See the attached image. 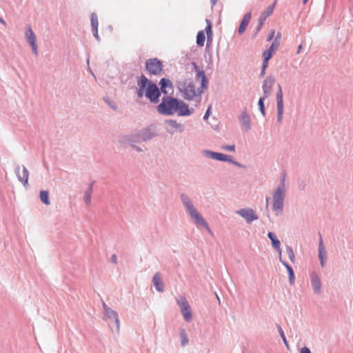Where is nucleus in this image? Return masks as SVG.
Returning <instances> with one entry per match:
<instances>
[{
    "label": "nucleus",
    "mask_w": 353,
    "mask_h": 353,
    "mask_svg": "<svg viewBox=\"0 0 353 353\" xmlns=\"http://www.w3.org/2000/svg\"><path fill=\"white\" fill-rule=\"evenodd\" d=\"M192 66L196 72V80L201 81V86L196 88L192 81H180L177 84L179 91L182 93L185 99L191 101L196 97H201L204 90L208 88V79L203 70H200L195 63H192Z\"/></svg>",
    "instance_id": "nucleus-1"
},
{
    "label": "nucleus",
    "mask_w": 353,
    "mask_h": 353,
    "mask_svg": "<svg viewBox=\"0 0 353 353\" xmlns=\"http://www.w3.org/2000/svg\"><path fill=\"white\" fill-rule=\"evenodd\" d=\"M160 114L172 115L177 113L179 116H188L191 114L188 105L183 101H179L171 97H164L158 105Z\"/></svg>",
    "instance_id": "nucleus-2"
},
{
    "label": "nucleus",
    "mask_w": 353,
    "mask_h": 353,
    "mask_svg": "<svg viewBox=\"0 0 353 353\" xmlns=\"http://www.w3.org/2000/svg\"><path fill=\"white\" fill-rule=\"evenodd\" d=\"M137 94L141 98L145 95L152 102L157 103L160 97L157 85L150 82L145 76H142L138 82Z\"/></svg>",
    "instance_id": "nucleus-3"
},
{
    "label": "nucleus",
    "mask_w": 353,
    "mask_h": 353,
    "mask_svg": "<svg viewBox=\"0 0 353 353\" xmlns=\"http://www.w3.org/2000/svg\"><path fill=\"white\" fill-rule=\"evenodd\" d=\"M183 203L185 205V207L190 215L194 223L198 225H201L206 229L210 233H211V230L209 228L208 223L203 218V216L199 214L197 210L194 207L190 200L186 196H182Z\"/></svg>",
    "instance_id": "nucleus-4"
},
{
    "label": "nucleus",
    "mask_w": 353,
    "mask_h": 353,
    "mask_svg": "<svg viewBox=\"0 0 353 353\" xmlns=\"http://www.w3.org/2000/svg\"><path fill=\"white\" fill-rule=\"evenodd\" d=\"M285 188L284 185L279 186L273 196V210L277 211V214L281 212L283 207Z\"/></svg>",
    "instance_id": "nucleus-5"
},
{
    "label": "nucleus",
    "mask_w": 353,
    "mask_h": 353,
    "mask_svg": "<svg viewBox=\"0 0 353 353\" xmlns=\"http://www.w3.org/2000/svg\"><path fill=\"white\" fill-rule=\"evenodd\" d=\"M146 70L154 75L159 74L163 70L162 62L157 58L150 59L145 63Z\"/></svg>",
    "instance_id": "nucleus-6"
},
{
    "label": "nucleus",
    "mask_w": 353,
    "mask_h": 353,
    "mask_svg": "<svg viewBox=\"0 0 353 353\" xmlns=\"http://www.w3.org/2000/svg\"><path fill=\"white\" fill-rule=\"evenodd\" d=\"M176 302L181 307L184 319L187 322H190L192 320V314L188 300L184 296H179L176 299Z\"/></svg>",
    "instance_id": "nucleus-7"
},
{
    "label": "nucleus",
    "mask_w": 353,
    "mask_h": 353,
    "mask_svg": "<svg viewBox=\"0 0 353 353\" xmlns=\"http://www.w3.org/2000/svg\"><path fill=\"white\" fill-rule=\"evenodd\" d=\"M25 35H26L28 42L32 47L33 53L35 55H37L38 49H37V45L36 43V36H35L34 32L32 31V28L30 26L27 27Z\"/></svg>",
    "instance_id": "nucleus-8"
},
{
    "label": "nucleus",
    "mask_w": 353,
    "mask_h": 353,
    "mask_svg": "<svg viewBox=\"0 0 353 353\" xmlns=\"http://www.w3.org/2000/svg\"><path fill=\"white\" fill-rule=\"evenodd\" d=\"M103 308L104 310L105 318L114 320L116 323L117 330H119L120 323L117 312L109 307L105 303H103Z\"/></svg>",
    "instance_id": "nucleus-9"
},
{
    "label": "nucleus",
    "mask_w": 353,
    "mask_h": 353,
    "mask_svg": "<svg viewBox=\"0 0 353 353\" xmlns=\"http://www.w3.org/2000/svg\"><path fill=\"white\" fill-rule=\"evenodd\" d=\"M236 213L243 217L248 223L258 219L257 215L252 209H241Z\"/></svg>",
    "instance_id": "nucleus-10"
},
{
    "label": "nucleus",
    "mask_w": 353,
    "mask_h": 353,
    "mask_svg": "<svg viewBox=\"0 0 353 353\" xmlns=\"http://www.w3.org/2000/svg\"><path fill=\"white\" fill-rule=\"evenodd\" d=\"M165 123L166 125L167 131L170 133L183 132V125L181 123H177L174 120H166Z\"/></svg>",
    "instance_id": "nucleus-11"
},
{
    "label": "nucleus",
    "mask_w": 353,
    "mask_h": 353,
    "mask_svg": "<svg viewBox=\"0 0 353 353\" xmlns=\"http://www.w3.org/2000/svg\"><path fill=\"white\" fill-rule=\"evenodd\" d=\"M277 110H278V121L281 122L283 114V93L281 86L276 93Z\"/></svg>",
    "instance_id": "nucleus-12"
},
{
    "label": "nucleus",
    "mask_w": 353,
    "mask_h": 353,
    "mask_svg": "<svg viewBox=\"0 0 353 353\" xmlns=\"http://www.w3.org/2000/svg\"><path fill=\"white\" fill-rule=\"evenodd\" d=\"M275 79L272 77H267L264 81L263 90L265 97H268L270 94Z\"/></svg>",
    "instance_id": "nucleus-13"
},
{
    "label": "nucleus",
    "mask_w": 353,
    "mask_h": 353,
    "mask_svg": "<svg viewBox=\"0 0 353 353\" xmlns=\"http://www.w3.org/2000/svg\"><path fill=\"white\" fill-rule=\"evenodd\" d=\"M208 156L213 159L221 161H228L232 162V157L229 155L223 154L219 152H214L211 151L205 152Z\"/></svg>",
    "instance_id": "nucleus-14"
},
{
    "label": "nucleus",
    "mask_w": 353,
    "mask_h": 353,
    "mask_svg": "<svg viewBox=\"0 0 353 353\" xmlns=\"http://www.w3.org/2000/svg\"><path fill=\"white\" fill-rule=\"evenodd\" d=\"M275 5H276V2H274L270 6H268L267 8V9L261 13L260 18H259L260 25L258 27V30H259L261 29V28L263 25V23L266 20V19L273 13Z\"/></svg>",
    "instance_id": "nucleus-15"
},
{
    "label": "nucleus",
    "mask_w": 353,
    "mask_h": 353,
    "mask_svg": "<svg viewBox=\"0 0 353 353\" xmlns=\"http://www.w3.org/2000/svg\"><path fill=\"white\" fill-rule=\"evenodd\" d=\"M250 19H251V13L250 12H248L244 15L243 19L240 24V26H239V30H238V32L240 34H243L245 31L246 28L250 21Z\"/></svg>",
    "instance_id": "nucleus-16"
},
{
    "label": "nucleus",
    "mask_w": 353,
    "mask_h": 353,
    "mask_svg": "<svg viewBox=\"0 0 353 353\" xmlns=\"http://www.w3.org/2000/svg\"><path fill=\"white\" fill-rule=\"evenodd\" d=\"M273 53L274 52L270 50L269 49H268L263 53V63L261 71L262 75L265 74V70L268 65V61L272 58Z\"/></svg>",
    "instance_id": "nucleus-17"
},
{
    "label": "nucleus",
    "mask_w": 353,
    "mask_h": 353,
    "mask_svg": "<svg viewBox=\"0 0 353 353\" xmlns=\"http://www.w3.org/2000/svg\"><path fill=\"white\" fill-rule=\"evenodd\" d=\"M153 284L159 292H163L164 290V285L161 279V275L159 273H156L152 279Z\"/></svg>",
    "instance_id": "nucleus-18"
},
{
    "label": "nucleus",
    "mask_w": 353,
    "mask_h": 353,
    "mask_svg": "<svg viewBox=\"0 0 353 353\" xmlns=\"http://www.w3.org/2000/svg\"><path fill=\"white\" fill-rule=\"evenodd\" d=\"M17 176L19 180L22 182L24 185H26L28 181V171L23 167L22 170L17 171Z\"/></svg>",
    "instance_id": "nucleus-19"
},
{
    "label": "nucleus",
    "mask_w": 353,
    "mask_h": 353,
    "mask_svg": "<svg viewBox=\"0 0 353 353\" xmlns=\"http://www.w3.org/2000/svg\"><path fill=\"white\" fill-rule=\"evenodd\" d=\"M319 256L321 261V264L322 266L324 265L325 260L326 259V251L325 247L323 243L322 239H320L319 245Z\"/></svg>",
    "instance_id": "nucleus-20"
},
{
    "label": "nucleus",
    "mask_w": 353,
    "mask_h": 353,
    "mask_svg": "<svg viewBox=\"0 0 353 353\" xmlns=\"http://www.w3.org/2000/svg\"><path fill=\"white\" fill-rule=\"evenodd\" d=\"M268 237L272 241V246L279 252L280 256L281 255V250L280 248V241L277 239L276 235L273 232H269L268 234Z\"/></svg>",
    "instance_id": "nucleus-21"
},
{
    "label": "nucleus",
    "mask_w": 353,
    "mask_h": 353,
    "mask_svg": "<svg viewBox=\"0 0 353 353\" xmlns=\"http://www.w3.org/2000/svg\"><path fill=\"white\" fill-rule=\"evenodd\" d=\"M239 120H240L243 127L246 130L250 129V117L248 116V114L246 112H243L241 114V116L239 117Z\"/></svg>",
    "instance_id": "nucleus-22"
},
{
    "label": "nucleus",
    "mask_w": 353,
    "mask_h": 353,
    "mask_svg": "<svg viewBox=\"0 0 353 353\" xmlns=\"http://www.w3.org/2000/svg\"><path fill=\"white\" fill-rule=\"evenodd\" d=\"M312 286L316 292H319L321 290V282L318 276L315 274L312 276Z\"/></svg>",
    "instance_id": "nucleus-23"
},
{
    "label": "nucleus",
    "mask_w": 353,
    "mask_h": 353,
    "mask_svg": "<svg viewBox=\"0 0 353 353\" xmlns=\"http://www.w3.org/2000/svg\"><path fill=\"white\" fill-rule=\"evenodd\" d=\"M160 84H161V90L165 94H168V91L166 90L167 88H169L170 89L172 88V83L168 79H164V78L162 79L160 81Z\"/></svg>",
    "instance_id": "nucleus-24"
},
{
    "label": "nucleus",
    "mask_w": 353,
    "mask_h": 353,
    "mask_svg": "<svg viewBox=\"0 0 353 353\" xmlns=\"http://www.w3.org/2000/svg\"><path fill=\"white\" fill-rule=\"evenodd\" d=\"M280 261L287 269L288 273L289 274L290 282L291 284H292L294 280V275L292 268L287 263L282 261L281 256H280Z\"/></svg>",
    "instance_id": "nucleus-25"
},
{
    "label": "nucleus",
    "mask_w": 353,
    "mask_h": 353,
    "mask_svg": "<svg viewBox=\"0 0 353 353\" xmlns=\"http://www.w3.org/2000/svg\"><path fill=\"white\" fill-rule=\"evenodd\" d=\"M41 201L46 205H49L50 201L49 199V192L46 190H42L39 194Z\"/></svg>",
    "instance_id": "nucleus-26"
},
{
    "label": "nucleus",
    "mask_w": 353,
    "mask_h": 353,
    "mask_svg": "<svg viewBox=\"0 0 353 353\" xmlns=\"http://www.w3.org/2000/svg\"><path fill=\"white\" fill-rule=\"evenodd\" d=\"M205 36L203 30H201L198 32L196 36V43L199 46H203L205 43Z\"/></svg>",
    "instance_id": "nucleus-27"
},
{
    "label": "nucleus",
    "mask_w": 353,
    "mask_h": 353,
    "mask_svg": "<svg viewBox=\"0 0 353 353\" xmlns=\"http://www.w3.org/2000/svg\"><path fill=\"white\" fill-rule=\"evenodd\" d=\"M180 339L181 341V345H185L188 343V338L185 330L182 329L180 331Z\"/></svg>",
    "instance_id": "nucleus-28"
},
{
    "label": "nucleus",
    "mask_w": 353,
    "mask_h": 353,
    "mask_svg": "<svg viewBox=\"0 0 353 353\" xmlns=\"http://www.w3.org/2000/svg\"><path fill=\"white\" fill-rule=\"evenodd\" d=\"M92 190L90 188L84 194V201L87 205H89L91 202Z\"/></svg>",
    "instance_id": "nucleus-29"
},
{
    "label": "nucleus",
    "mask_w": 353,
    "mask_h": 353,
    "mask_svg": "<svg viewBox=\"0 0 353 353\" xmlns=\"http://www.w3.org/2000/svg\"><path fill=\"white\" fill-rule=\"evenodd\" d=\"M265 98L266 97H261L259 99V102H258L259 110H260L261 112L262 113V114L263 116L265 115L264 100H265Z\"/></svg>",
    "instance_id": "nucleus-30"
},
{
    "label": "nucleus",
    "mask_w": 353,
    "mask_h": 353,
    "mask_svg": "<svg viewBox=\"0 0 353 353\" xmlns=\"http://www.w3.org/2000/svg\"><path fill=\"white\" fill-rule=\"evenodd\" d=\"M206 23L208 25L205 28V31L207 33L208 38L209 39V38L212 37V25H211L210 21L208 19L206 20Z\"/></svg>",
    "instance_id": "nucleus-31"
},
{
    "label": "nucleus",
    "mask_w": 353,
    "mask_h": 353,
    "mask_svg": "<svg viewBox=\"0 0 353 353\" xmlns=\"http://www.w3.org/2000/svg\"><path fill=\"white\" fill-rule=\"evenodd\" d=\"M286 253H287L289 259H290V261L292 262H294L295 261V256H294V252H293L292 248H290V247L286 248Z\"/></svg>",
    "instance_id": "nucleus-32"
},
{
    "label": "nucleus",
    "mask_w": 353,
    "mask_h": 353,
    "mask_svg": "<svg viewBox=\"0 0 353 353\" xmlns=\"http://www.w3.org/2000/svg\"><path fill=\"white\" fill-rule=\"evenodd\" d=\"M91 25L92 28H98V19L95 14H92L91 16Z\"/></svg>",
    "instance_id": "nucleus-33"
},
{
    "label": "nucleus",
    "mask_w": 353,
    "mask_h": 353,
    "mask_svg": "<svg viewBox=\"0 0 353 353\" xmlns=\"http://www.w3.org/2000/svg\"><path fill=\"white\" fill-rule=\"evenodd\" d=\"M279 45H280V43L277 42V41H274L268 49L274 52L275 51V50H276L278 48Z\"/></svg>",
    "instance_id": "nucleus-34"
},
{
    "label": "nucleus",
    "mask_w": 353,
    "mask_h": 353,
    "mask_svg": "<svg viewBox=\"0 0 353 353\" xmlns=\"http://www.w3.org/2000/svg\"><path fill=\"white\" fill-rule=\"evenodd\" d=\"M222 149L228 150V151L234 152L235 150V145H223L222 147Z\"/></svg>",
    "instance_id": "nucleus-35"
},
{
    "label": "nucleus",
    "mask_w": 353,
    "mask_h": 353,
    "mask_svg": "<svg viewBox=\"0 0 353 353\" xmlns=\"http://www.w3.org/2000/svg\"><path fill=\"white\" fill-rule=\"evenodd\" d=\"M274 34H275V31L274 30H272L270 33H269V35L268 37V41H270L271 40H272V39L274 38Z\"/></svg>",
    "instance_id": "nucleus-36"
},
{
    "label": "nucleus",
    "mask_w": 353,
    "mask_h": 353,
    "mask_svg": "<svg viewBox=\"0 0 353 353\" xmlns=\"http://www.w3.org/2000/svg\"><path fill=\"white\" fill-rule=\"evenodd\" d=\"M300 353H311V352L308 347H303L301 349Z\"/></svg>",
    "instance_id": "nucleus-37"
},
{
    "label": "nucleus",
    "mask_w": 353,
    "mask_h": 353,
    "mask_svg": "<svg viewBox=\"0 0 353 353\" xmlns=\"http://www.w3.org/2000/svg\"><path fill=\"white\" fill-rule=\"evenodd\" d=\"M277 328H278V330L279 332V334H280L281 338H284L285 334H284L283 330H282L281 327L279 325H277Z\"/></svg>",
    "instance_id": "nucleus-38"
},
{
    "label": "nucleus",
    "mask_w": 353,
    "mask_h": 353,
    "mask_svg": "<svg viewBox=\"0 0 353 353\" xmlns=\"http://www.w3.org/2000/svg\"><path fill=\"white\" fill-rule=\"evenodd\" d=\"M210 107H209V108H208V110H207V111H206V112H205V115H204V117H203V119H204L205 120H207V119H208V117H209V115H210Z\"/></svg>",
    "instance_id": "nucleus-39"
},
{
    "label": "nucleus",
    "mask_w": 353,
    "mask_h": 353,
    "mask_svg": "<svg viewBox=\"0 0 353 353\" xmlns=\"http://www.w3.org/2000/svg\"><path fill=\"white\" fill-rule=\"evenodd\" d=\"M281 32H278L275 39H274V41H277V42L280 43V41H281Z\"/></svg>",
    "instance_id": "nucleus-40"
},
{
    "label": "nucleus",
    "mask_w": 353,
    "mask_h": 353,
    "mask_svg": "<svg viewBox=\"0 0 353 353\" xmlns=\"http://www.w3.org/2000/svg\"><path fill=\"white\" fill-rule=\"evenodd\" d=\"M92 30H93V32H94V37L98 39L99 38V35H98V29L97 28H92Z\"/></svg>",
    "instance_id": "nucleus-41"
},
{
    "label": "nucleus",
    "mask_w": 353,
    "mask_h": 353,
    "mask_svg": "<svg viewBox=\"0 0 353 353\" xmlns=\"http://www.w3.org/2000/svg\"><path fill=\"white\" fill-rule=\"evenodd\" d=\"M111 259H112V261L114 263H117V257L115 254H113L112 256H111Z\"/></svg>",
    "instance_id": "nucleus-42"
},
{
    "label": "nucleus",
    "mask_w": 353,
    "mask_h": 353,
    "mask_svg": "<svg viewBox=\"0 0 353 353\" xmlns=\"http://www.w3.org/2000/svg\"><path fill=\"white\" fill-rule=\"evenodd\" d=\"M302 48H303V46H302V45H301V44L299 46V47H298V50H297V53H298V54L301 52V50H302Z\"/></svg>",
    "instance_id": "nucleus-43"
},
{
    "label": "nucleus",
    "mask_w": 353,
    "mask_h": 353,
    "mask_svg": "<svg viewBox=\"0 0 353 353\" xmlns=\"http://www.w3.org/2000/svg\"><path fill=\"white\" fill-rule=\"evenodd\" d=\"M282 339H283L284 343L286 345V346H288L285 336L284 338H282Z\"/></svg>",
    "instance_id": "nucleus-44"
},
{
    "label": "nucleus",
    "mask_w": 353,
    "mask_h": 353,
    "mask_svg": "<svg viewBox=\"0 0 353 353\" xmlns=\"http://www.w3.org/2000/svg\"><path fill=\"white\" fill-rule=\"evenodd\" d=\"M210 1H211V3H212V6H214V5L216 3L217 0H210Z\"/></svg>",
    "instance_id": "nucleus-45"
},
{
    "label": "nucleus",
    "mask_w": 353,
    "mask_h": 353,
    "mask_svg": "<svg viewBox=\"0 0 353 353\" xmlns=\"http://www.w3.org/2000/svg\"><path fill=\"white\" fill-rule=\"evenodd\" d=\"M0 22H1V23H3V24H5V21H4V20H3V19H0Z\"/></svg>",
    "instance_id": "nucleus-46"
},
{
    "label": "nucleus",
    "mask_w": 353,
    "mask_h": 353,
    "mask_svg": "<svg viewBox=\"0 0 353 353\" xmlns=\"http://www.w3.org/2000/svg\"><path fill=\"white\" fill-rule=\"evenodd\" d=\"M308 0H303V3L305 4Z\"/></svg>",
    "instance_id": "nucleus-47"
}]
</instances>
